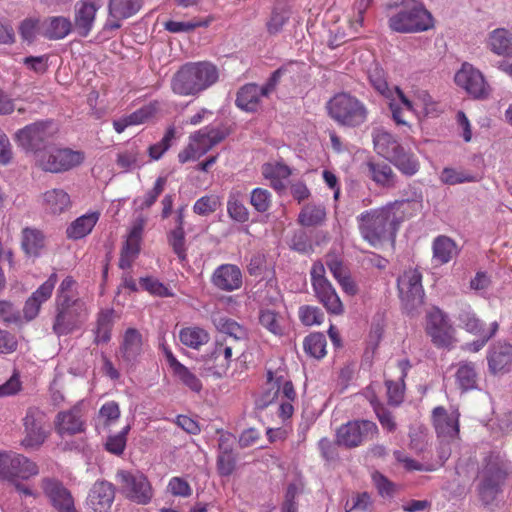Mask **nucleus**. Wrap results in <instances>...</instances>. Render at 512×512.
<instances>
[{"label":"nucleus","mask_w":512,"mask_h":512,"mask_svg":"<svg viewBox=\"0 0 512 512\" xmlns=\"http://www.w3.org/2000/svg\"><path fill=\"white\" fill-rule=\"evenodd\" d=\"M326 338L323 333L315 332L305 337L304 351L313 358L321 359L326 355Z\"/></svg>","instance_id":"50"},{"label":"nucleus","mask_w":512,"mask_h":512,"mask_svg":"<svg viewBox=\"0 0 512 512\" xmlns=\"http://www.w3.org/2000/svg\"><path fill=\"white\" fill-rule=\"evenodd\" d=\"M370 403L377 415V418L384 429L389 432L396 430V422L391 412L386 410L381 403L377 400L376 396L373 395L370 399Z\"/></svg>","instance_id":"59"},{"label":"nucleus","mask_w":512,"mask_h":512,"mask_svg":"<svg viewBox=\"0 0 512 512\" xmlns=\"http://www.w3.org/2000/svg\"><path fill=\"white\" fill-rule=\"evenodd\" d=\"M455 382L462 392L476 389L478 374L475 363L470 361L459 362L455 373Z\"/></svg>","instance_id":"36"},{"label":"nucleus","mask_w":512,"mask_h":512,"mask_svg":"<svg viewBox=\"0 0 512 512\" xmlns=\"http://www.w3.org/2000/svg\"><path fill=\"white\" fill-rule=\"evenodd\" d=\"M488 369L491 374L507 373L512 367V345L498 342L487 353Z\"/></svg>","instance_id":"24"},{"label":"nucleus","mask_w":512,"mask_h":512,"mask_svg":"<svg viewBox=\"0 0 512 512\" xmlns=\"http://www.w3.org/2000/svg\"><path fill=\"white\" fill-rule=\"evenodd\" d=\"M44 418V414L36 408L27 410L23 419L25 437L21 442L25 448L38 447L45 441L47 435L43 428Z\"/></svg>","instance_id":"18"},{"label":"nucleus","mask_w":512,"mask_h":512,"mask_svg":"<svg viewBox=\"0 0 512 512\" xmlns=\"http://www.w3.org/2000/svg\"><path fill=\"white\" fill-rule=\"evenodd\" d=\"M299 319L305 326L320 325L324 321L323 311L312 305H303L299 308Z\"/></svg>","instance_id":"56"},{"label":"nucleus","mask_w":512,"mask_h":512,"mask_svg":"<svg viewBox=\"0 0 512 512\" xmlns=\"http://www.w3.org/2000/svg\"><path fill=\"white\" fill-rule=\"evenodd\" d=\"M341 446L337 445V442H333L330 439L324 437L321 438L318 442V449L320 450L321 457L327 463H333L337 461L340 457L339 449Z\"/></svg>","instance_id":"63"},{"label":"nucleus","mask_w":512,"mask_h":512,"mask_svg":"<svg viewBox=\"0 0 512 512\" xmlns=\"http://www.w3.org/2000/svg\"><path fill=\"white\" fill-rule=\"evenodd\" d=\"M55 131L50 120L37 121L25 126L16 133V141L27 152L42 153Z\"/></svg>","instance_id":"12"},{"label":"nucleus","mask_w":512,"mask_h":512,"mask_svg":"<svg viewBox=\"0 0 512 512\" xmlns=\"http://www.w3.org/2000/svg\"><path fill=\"white\" fill-rule=\"evenodd\" d=\"M238 345L234 339H216L210 355L215 374L222 375L230 368L233 352L239 351Z\"/></svg>","instance_id":"23"},{"label":"nucleus","mask_w":512,"mask_h":512,"mask_svg":"<svg viewBox=\"0 0 512 512\" xmlns=\"http://www.w3.org/2000/svg\"><path fill=\"white\" fill-rule=\"evenodd\" d=\"M141 5V0H110L109 14L114 19H126L136 14Z\"/></svg>","instance_id":"44"},{"label":"nucleus","mask_w":512,"mask_h":512,"mask_svg":"<svg viewBox=\"0 0 512 512\" xmlns=\"http://www.w3.org/2000/svg\"><path fill=\"white\" fill-rule=\"evenodd\" d=\"M312 289L316 299L327 312L335 315H340L343 312V304L330 281L316 283Z\"/></svg>","instance_id":"27"},{"label":"nucleus","mask_w":512,"mask_h":512,"mask_svg":"<svg viewBox=\"0 0 512 512\" xmlns=\"http://www.w3.org/2000/svg\"><path fill=\"white\" fill-rule=\"evenodd\" d=\"M433 26L431 13L416 1L403 3L399 11L389 18V27L400 33L423 32Z\"/></svg>","instance_id":"6"},{"label":"nucleus","mask_w":512,"mask_h":512,"mask_svg":"<svg viewBox=\"0 0 512 512\" xmlns=\"http://www.w3.org/2000/svg\"><path fill=\"white\" fill-rule=\"evenodd\" d=\"M366 166L372 180L376 182V184L387 188L395 186L396 174L393 172L390 165L370 161Z\"/></svg>","instance_id":"41"},{"label":"nucleus","mask_w":512,"mask_h":512,"mask_svg":"<svg viewBox=\"0 0 512 512\" xmlns=\"http://www.w3.org/2000/svg\"><path fill=\"white\" fill-rule=\"evenodd\" d=\"M224 138L225 134L219 128L206 126L200 129L190 135L187 147L178 154L179 162L184 164L199 159Z\"/></svg>","instance_id":"9"},{"label":"nucleus","mask_w":512,"mask_h":512,"mask_svg":"<svg viewBox=\"0 0 512 512\" xmlns=\"http://www.w3.org/2000/svg\"><path fill=\"white\" fill-rule=\"evenodd\" d=\"M42 35L50 40H59L65 38L72 29L71 21L63 16H53L46 18L41 23Z\"/></svg>","instance_id":"34"},{"label":"nucleus","mask_w":512,"mask_h":512,"mask_svg":"<svg viewBox=\"0 0 512 512\" xmlns=\"http://www.w3.org/2000/svg\"><path fill=\"white\" fill-rule=\"evenodd\" d=\"M244 193L238 189L233 188L229 192L227 200V212L229 216L240 223H244L249 219V212L243 203Z\"/></svg>","instance_id":"40"},{"label":"nucleus","mask_w":512,"mask_h":512,"mask_svg":"<svg viewBox=\"0 0 512 512\" xmlns=\"http://www.w3.org/2000/svg\"><path fill=\"white\" fill-rule=\"evenodd\" d=\"M425 332L437 348L453 347L456 342L455 328L446 313L434 307L426 315Z\"/></svg>","instance_id":"11"},{"label":"nucleus","mask_w":512,"mask_h":512,"mask_svg":"<svg viewBox=\"0 0 512 512\" xmlns=\"http://www.w3.org/2000/svg\"><path fill=\"white\" fill-rule=\"evenodd\" d=\"M130 428V425H126L119 433L109 436L105 444L106 450L112 454L121 455L126 447Z\"/></svg>","instance_id":"57"},{"label":"nucleus","mask_w":512,"mask_h":512,"mask_svg":"<svg viewBox=\"0 0 512 512\" xmlns=\"http://www.w3.org/2000/svg\"><path fill=\"white\" fill-rule=\"evenodd\" d=\"M143 350V339L140 332L134 328H128L123 336L120 346L121 357L126 362H134Z\"/></svg>","instance_id":"31"},{"label":"nucleus","mask_w":512,"mask_h":512,"mask_svg":"<svg viewBox=\"0 0 512 512\" xmlns=\"http://www.w3.org/2000/svg\"><path fill=\"white\" fill-rule=\"evenodd\" d=\"M159 110V102L153 101L126 115L131 126L141 125L151 119Z\"/></svg>","instance_id":"53"},{"label":"nucleus","mask_w":512,"mask_h":512,"mask_svg":"<svg viewBox=\"0 0 512 512\" xmlns=\"http://www.w3.org/2000/svg\"><path fill=\"white\" fill-rule=\"evenodd\" d=\"M116 481L121 493L129 500L145 505L153 497V489L148 478L140 471L118 470Z\"/></svg>","instance_id":"7"},{"label":"nucleus","mask_w":512,"mask_h":512,"mask_svg":"<svg viewBox=\"0 0 512 512\" xmlns=\"http://www.w3.org/2000/svg\"><path fill=\"white\" fill-rule=\"evenodd\" d=\"M99 212H88L76 218L66 229L67 238L80 240L91 233L99 220Z\"/></svg>","instance_id":"32"},{"label":"nucleus","mask_w":512,"mask_h":512,"mask_svg":"<svg viewBox=\"0 0 512 512\" xmlns=\"http://www.w3.org/2000/svg\"><path fill=\"white\" fill-rule=\"evenodd\" d=\"M84 159L85 155L82 151L62 148L39 153L36 157V164L44 171L61 173L79 166Z\"/></svg>","instance_id":"13"},{"label":"nucleus","mask_w":512,"mask_h":512,"mask_svg":"<svg viewBox=\"0 0 512 512\" xmlns=\"http://www.w3.org/2000/svg\"><path fill=\"white\" fill-rule=\"evenodd\" d=\"M218 79V68L211 62L187 63L174 74L171 88L177 95L195 96L213 86Z\"/></svg>","instance_id":"3"},{"label":"nucleus","mask_w":512,"mask_h":512,"mask_svg":"<svg viewBox=\"0 0 512 512\" xmlns=\"http://www.w3.org/2000/svg\"><path fill=\"white\" fill-rule=\"evenodd\" d=\"M459 326L467 332L474 335H482L483 332H488L484 328L483 322L478 318L476 312L468 304L461 306L457 315Z\"/></svg>","instance_id":"39"},{"label":"nucleus","mask_w":512,"mask_h":512,"mask_svg":"<svg viewBox=\"0 0 512 512\" xmlns=\"http://www.w3.org/2000/svg\"><path fill=\"white\" fill-rule=\"evenodd\" d=\"M57 280V274L52 273L49 278L27 299L23 309L26 320L31 321L38 316L41 305L51 297Z\"/></svg>","instance_id":"21"},{"label":"nucleus","mask_w":512,"mask_h":512,"mask_svg":"<svg viewBox=\"0 0 512 512\" xmlns=\"http://www.w3.org/2000/svg\"><path fill=\"white\" fill-rule=\"evenodd\" d=\"M236 466V458L232 448L223 439L219 443V454L217 457V470L221 476H229Z\"/></svg>","instance_id":"46"},{"label":"nucleus","mask_w":512,"mask_h":512,"mask_svg":"<svg viewBox=\"0 0 512 512\" xmlns=\"http://www.w3.org/2000/svg\"><path fill=\"white\" fill-rule=\"evenodd\" d=\"M217 329L225 334L218 339H234L236 344H239V340L245 336V330L237 322L232 319L221 317L216 322Z\"/></svg>","instance_id":"52"},{"label":"nucleus","mask_w":512,"mask_h":512,"mask_svg":"<svg viewBox=\"0 0 512 512\" xmlns=\"http://www.w3.org/2000/svg\"><path fill=\"white\" fill-rule=\"evenodd\" d=\"M113 315L114 311L112 309L103 310L99 313L95 330V342L97 344L110 341L113 327Z\"/></svg>","instance_id":"48"},{"label":"nucleus","mask_w":512,"mask_h":512,"mask_svg":"<svg viewBox=\"0 0 512 512\" xmlns=\"http://www.w3.org/2000/svg\"><path fill=\"white\" fill-rule=\"evenodd\" d=\"M268 389L263 395L264 405H268L275 400L279 401L278 415L285 421L294 413L293 403L297 400L292 381L288 378L285 370H268L267 372Z\"/></svg>","instance_id":"5"},{"label":"nucleus","mask_w":512,"mask_h":512,"mask_svg":"<svg viewBox=\"0 0 512 512\" xmlns=\"http://www.w3.org/2000/svg\"><path fill=\"white\" fill-rule=\"evenodd\" d=\"M505 476L501 469L491 466L486 467L483 471V479L479 486V497L483 504H491L498 493L500 492V485Z\"/></svg>","instance_id":"25"},{"label":"nucleus","mask_w":512,"mask_h":512,"mask_svg":"<svg viewBox=\"0 0 512 512\" xmlns=\"http://www.w3.org/2000/svg\"><path fill=\"white\" fill-rule=\"evenodd\" d=\"M373 144L376 153L394 164L403 174L412 176L419 170L417 158L399 143L398 139L384 129L373 133Z\"/></svg>","instance_id":"4"},{"label":"nucleus","mask_w":512,"mask_h":512,"mask_svg":"<svg viewBox=\"0 0 512 512\" xmlns=\"http://www.w3.org/2000/svg\"><path fill=\"white\" fill-rule=\"evenodd\" d=\"M455 83L477 99H486L490 94V86L483 74L469 63H463L455 74Z\"/></svg>","instance_id":"16"},{"label":"nucleus","mask_w":512,"mask_h":512,"mask_svg":"<svg viewBox=\"0 0 512 512\" xmlns=\"http://www.w3.org/2000/svg\"><path fill=\"white\" fill-rule=\"evenodd\" d=\"M173 374L190 390L193 392H200L202 389V383L200 379L192 373L182 363L172 370Z\"/></svg>","instance_id":"54"},{"label":"nucleus","mask_w":512,"mask_h":512,"mask_svg":"<svg viewBox=\"0 0 512 512\" xmlns=\"http://www.w3.org/2000/svg\"><path fill=\"white\" fill-rule=\"evenodd\" d=\"M22 248L29 256L39 255L44 246V237L39 230L25 228L22 231Z\"/></svg>","instance_id":"47"},{"label":"nucleus","mask_w":512,"mask_h":512,"mask_svg":"<svg viewBox=\"0 0 512 512\" xmlns=\"http://www.w3.org/2000/svg\"><path fill=\"white\" fill-rule=\"evenodd\" d=\"M179 338L183 345L192 349H199L202 345L208 343L210 339L208 332L200 327L182 328Z\"/></svg>","instance_id":"45"},{"label":"nucleus","mask_w":512,"mask_h":512,"mask_svg":"<svg viewBox=\"0 0 512 512\" xmlns=\"http://www.w3.org/2000/svg\"><path fill=\"white\" fill-rule=\"evenodd\" d=\"M70 206V196L63 189L54 188L43 194V207L51 214H61L68 210Z\"/></svg>","instance_id":"35"},{"label":"nucleus","mask_w":512,"mask_h":512,"mask_svg":"<svg viewBox=\"0 0 512 512\" xmlns=\"http://www.w3.org/2000/svg\"><path fill=\"white\" fill-rule=\"evenodd\" d=\"M262 97L265 96L260 86L255 83H249L238 91L236 105L244 111L254 112L259 108Z\"/></svg>","instance_id":"33"},{"label":"nucleus","mask_w":512,"mask_h":512,"mask_svg":"<svg viewBox=\"0 0 512 512\" xmlns=\"http://www.w3.org/2000/svg\"><path fill=\"white\" fill-rule=\"evenodd\" d=\"M272 195L267 189L255 188L251 192L250 203L257 212L264 213L271 206Z\"/></svg>","instance_id":"61"},{"label":"nucleus","mask_w":512,"mask_h":512,"mask_svg":"<svg viewBox=\"0 0 512 512\" xmlns=\"http://www.w3.org/2000/svg\"><path fill=\"white\" fill-rule=\"evenodd\" d=\"M116 163L125 172L142 167L144 159L140 148L136 143L129 144L123 151L118 153Z\"/></svg>","instance_id":"38"},{"label":"nucleus","mask_w":512,"mask_h":512,"mask_svg":"<svg viewBox=\"0 0 512 512\" xmlns=\"http://www.w3.org/2000/svg\"><path fill=\"white\" fill-rule=\"evenodd\" d=\"M98 6L94 2L79 1L75 7L74 27L77 33L86 37L93 28Z\"/></svg>","instance_id":"26"},{"label":"nucleus","mask_w":512,"mask_h":512,"mask_svg":"<svg viewBox=\"0 0 512 512\" xmlns=\"http://www.w3.org/2000/svg\"><path fill=\"white\" fill-rule=\"evenodd\" d=\"M86 416L87 411L83 401L77 402L69 409L59 411L54 420L56 433L61 438L84 433Z\"/></svg>","instance_id":"14"},{"label":"nucleus","mask_w":512,"mask_h":512,"mask_svg":"<svg viewBox=\"0 0 512 512\" xmlns=\"http://www.w3.org/2000/svg\"><path fill=\"white\" fill-rule=\"evenodd\" d=\"M211 282L217 289L231 292L242 286V272L234 264H222L214 270Z\"/></svg>","instance_id":"22"},{"label":"nucleus","mask_w":512,"mask_h":512,"mask_svg":"<svg viewBox=\"0 0 512 512\" xmlns=\"http://www.w3.org/2000/svg\"><path fill=\"white\" fill-rule=\"evenodd\" d=\"M327 107L329 115L340 124L348 125L352 120V98L349 94H336Z\"/></svg>","instance_id":"29"},{"label":"nucleus","mask_w":512,"mask_h":512,"mask_svg":"<svg viewBox=\"0 0 512 512\" xmlns=\"http://www.w3.org/2000/svg\"><path fill=\"white\" fill-rule=\"evenodd\" d=\"M325 218L326 210L323 205L307 204L298 215V223L304 227H313L321 225Z\"/></svg>","instance_id":"43"},{"label":"nucleus","mask_w":512,"mask_h":512,"mask_svg":"<svg viewBox=\"0 0 512 512\" xmlns=\"http://www.w3.org/2000/svg\"><path fill=\"white\" fill-rule=\"evenodd\" d=\"M219 204L220 203H219V199L217 196L206 195V196L199 198L195 202V204L193 206V211H194V213H196L198 215L206 216L211 213H214L217 210Z\"/></svg>","instance_id":"64"},{"label":"nucleus","mask_w":512,"mask_h":512,"mask_svg":"<svg viewBox=\"0 0 512 512\" xmlns=\"http://www.w3.org/2000/svg\"><path fill=\"white\" fill-rule=\"evenodd\" d=\"M76 286L73 277L67 276L57 289L52 330L59 337L80 329L89 318L90 308L85 299L76 295Z\"/></svg>","instance_id":"1"},{"label":"nucleus","mask_w":512,"mask_h":512,"mask_svg":"<svg viewBox=\"0 0 512 512\" xmlns=\"http://www.w3.org/2000/svg\"><path fill=\"white\" fill-rule=\"evenodd\" d=\"M115 498V489L112 483L96 481L91 487L86 507L88 512H109Z\"/></svg>","instance_id":"20"},{"label":"nucleus","mask_w":512,"mask_h":512,"mask_svg":"<svg viewBox=\"0 0 512 512\" xmlns=\"http://www.w3.org/2000/svg\"><path fill=\"white\" fill-rule=\"evenodd\" d=\"M38 472V466L26 456L0 451V480L16 483L19 480H27Z\"/></svg>","instance_id":"10"},{"label":"nucleus","mask_w":512,"mask_h":512,"mask_svg":"<svg viewBox=\"0 0 512 512\" xmlns=\"http://www.w3.org/2000/svg\"><path fill=\"white\" fill-rule=\"evenodd\" d=\"M262 175L269 180L270 185L276 191H283L286 188L285 181L290 177L292 171L289 166L281 162H269L262 165Z\"/></svg>","instance_id":"30"},{"label":"nucleus","mask_w":512,"mask_h":512,"mask_svg":"<svg viewBox=\"0 0 512 512\" xmlns=\"http://www.w3.org/2000/svg\"><path fill=\"white\" fill-rule=\"evenodd\" d=\"M41 487L50 504L58 512H78L71 492L57 479L44 478Z\"/></svg>","instance_id":"17"},{"label":"nucleus","mask_w":512,"mask_h":512,"mask_svg":"<svg viewBox=\"0 0 512 512\" xmlns=\"http://www.w3.org/2000/svg\"><path fill=\"white\" fill-rule=\"evenodd\" d=\"M326 265L333 277L340 283L346 292L352 290V284L349 277V268L344 265L342 257L334 252L326 256Z\"/></svg>","instance_id":"37"},{"label":"nucleus","mask_w":512,"mask_h":512,"mask_svg":"<svg viewBox=\"0 0 512 512\" xmlns=\"http://www.w3.org/2000/svg\"><path fill=\"white\" fill-rule=\"evenodd\" d=\"M259 323L275 335H280L282 333L280 316L274 310L268 308L261 309L259 312Z\"/></svg>","instance_id":"55"},{"label":"nucleus","mask_w":512,"mask_h":512,"mask_svg":"<svg viewBox=\"0 0 512 512\" xmlns=\"http://www.w3.org/2000/svg\"><path fill=\"white\" fill-rule=\"evenodd\" d=\"M397 287L404 309L413 316L424 304L422 274L418 269L405 270L397 279Z\"/></svg>","instance_id":"8"},{"label":"nucleus","mask_w":512,"mask_h":512,"mask_svg":"<svg viewBox=\"0 0 512 512\" xmlns=\"http://www.w3.org/2000/svg\"><path fill=\"white\" fill-rule=\"evenodd\" d=\"M166 182V177H158L152 189L147 191L143 197L136 198L134 200V204L137 205L138 209L145 210L153 206L157 201L158 197L160 196V194L164 191Z\"/></svg>","instance_id":"51"},{"label":"nucleus","mask_w":512,"mask_h":512,"mask_svg":"<svg viewBox=\"0 0 512 512\" xmlns=\"http://www.w3.org/2000/svg\"><path fill=\"white\" fill-rule=\"evenodd\" d=\"M145 226V219L138 218L125 241L120 253L119 267L122 270L130 269L133 262L137 259L140 253V245L142 240V234Z\"/></svg>","instance_id":"19"},{"label":"nucleus","mask_w":512,"mask_h":512,"mask_svg":"<svg viewBox=\"0 0 512 512\" xmlns=\"http://www.w3.org/2000/svg\"><path fill=\"white\" fill-rule=\"evenodd\" d=\"M405 201H394L387 205L362 213L359 230L362 237L372 246H382L386 242H394L400 223L403 221L402 207Z\"/></svg>","instance_id":"2"},{"label":"nucleus","mask_w":512,"mask_h":512,"mask_svg":"<svg viewBox=\"0 0 512 512\" xmlns=\"http://www.w3.org/2000/svg\"><path fill=\"white\" fill-rule=\"evenodd\" d=\"M19 33L24 41L33 42L38 34H42L39 20L33 18L23 20L19 26Z\"/></svg>","instance_id":"62"},{"label":"nucleus","mask_w":512,"mask_h":512,"mask_svg":"<svg viewBox=\"0 0 512 512\" xmlns=\"http://www.w3.org/2000/svg\"><path fill=\"white\" fill-rule=\"evenodd\" d=\"M457 253L455 242L446 236H438L433 242V259L443 265L453 259Z\"/></svg>","instance_id":"42"},{"label":"nucleus","mask_w":512,"mask_h":512,"mask_svg":"<svg viewBox=\"0 0 512 512\" xmlns=\"http://www.w3.org/2000/svg\"><path fill=\"white\" fill-rule=\"evenodd\" d=\"M174 137H175V128L169 127L167 129V131L165 132L163 138L159 142L151 145L148 148V153H149L150 158L152 160H159L162 157V155L171 146V141L173 140Z\"/></svg>","instance_id":"60"},{"label":"nucleus","mask_w":512,"mask_h":512,"mask_svg":"<svg viewBox=\"0 0 512 512\" xmlns=\"http://www.w3.org/2000/svg\"><path fill=\"white\" fill-rule=\"evenodd\" d=\"M486 47L492 53L506 58L512 53V28H496L489 32Z\"/></svg>","instance_id":"28"},{"label":"nucleus","mask_w":512,"mask_h":512,"mask_svg":"<svg viewBox=\"0 0 512 512\" xmlns=\"http://www.w3.org/2000/svg\"><path fill=\"white\" fill-rule=\"evenodd\" d=\"M378 432V427L373 421H354V447L372 441L378 435Z\"/></svg>","instance_id":"49"},{"label":"nucleus","mask_w":512,"mask_h":512,"mask_svg":"<svg viewBox=\"0 0 512 512\" xmlns=\"http://www.w3.org/2000/svg\"><path fill=\"white\" fill-rule=\"evenodd\" d=\"M460 413L453 410L448 412L443 406H437L432 410L431 421L437 437L452 442L459 439L460 434Z\"/></svg>","instance_id":"15"},{"label":"nucleus","mask_w":512,"mask_h":512,"mask_svg":"<svg viewBox=\"0 0 512 512\" xmlns=\"http://www.w3.org/2000/svg\"><path fill=\"white\" fill-rule=\"evenodd\" d=\"M169 244L181 262L186 260L185 233L184 227H176L168 236Z\"/></svg>","instance_id":"58"}]
</instances>
